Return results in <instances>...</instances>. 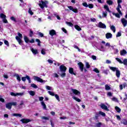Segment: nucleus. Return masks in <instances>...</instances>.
Wrapping results in <instances>:
<instances>
[{"label": "nucleus", "instance_id": "nucleus-1", "mask_svg": "<svg viewBox=\"0 0 127 127\" xmlns=\"http://www.w3.org/2000/svg\"><path fill=\"white\" fill-rule=\"evenodd\" d=\"M47 4H48V2L47 1L41 0L39 1V6L41 7V8L43 9L44 7H48Z\"/></svg>", "mask_w": 127, "mask_h": 127}, {"label": "nucleus", "instance_id": "nucleus-2", "mask_svg": "<svg viewBox=\"0 0 127 127\" xmlns=\"http://www.w3.org/2000/svg\"><path fill=\"white\" fill-rule=\"evenodd\" d=\"M22 38V34H20V33H18V36L15 37L16 40L18 42L20 45H22V41L21 39Z\"/></svg>", "mask_w": 127, "mask_h": 127}, {"label": "nucleus", "instance_id": "nucleus-3", "mask_svg": "<svg viewBox=\"0 0 127 127\" xmlns=\"http://www.w3.org/2000/svg\"><path fill=\"white\" fill-rule=\"evenodd\" d=\"M107 47H108V48L111 47V44L109 43H107L105 44V47L101 46V47L99 49V50H100V51H102V52H105L107 49Z\"/></svg>", "mask_w": 127, "mask_h": 127}, {"label": "nucleus", "instance_id": "nucleus-4", "mask_svg": "<svg viewBox=\"0 0 127 127\" xmlns=\"http://www.w3.org/2000/svg\"><path fill=\"white\" fill-rule=\"evenodd\" d=\"M33 78L35 81H37V82H40V83H46V81L44 80L42 78H40V77L36 76H34Z\"/></svg>", "mask_w": 127, "mask_h": 127}, {"label": "nucleus", "instance_id": "nucleus-5", "mask_svg": "<svg viewBox=\"0 0 127 127\" xmlns=\"http://www.w3.org/2000/svg\"><path fill=\"white\" fill-rule=\"evenodd\" d=\"M10 95L11 96H13L14 97H18V96H20V97L23 96L24 95V92L21 93H14V92H10Z\"/></svg>", "mask_w": 127, "mask_h": 127}, {"label": "nucleus", "instance_id": "nucleus-6", "mask_svg": "<svg viewBox=\"0 0 127 127\" xmlns=\"http://www.w3.org/2000/svg\"><path fill=\"white\" fill-rule=\"evenodd\" d=\"M0 17L2 19V21L4 23H7V20H6V16L4 15V14L0 13Z\"/></svg>", "mask_w": 127, "mask_h": 127}, {"label": "nucleus", "instance_id": "nucleus-7", "mask_svg": "<svg viewBox=\"0 0 127 127\" xmlns=\"http://www.w3.org/2000/svg\"><path fill=\"white\" fill-rule=\"evenodd\" d=\"M20 122H21L22 124H28V123H30V122H32V119H22L20 120Z\"/></svg>", "mask_w": 127, "mask_h": 127}, {"label": "nucleus", "instance_id": "nucleus-8", "mask_svg": "<svg viewBox=\"0 0 127 127\" xmlns=\"http://www.w3.org/2000/svg\"><path fill=\"white\" fill-rule=\"evenodd\" d=\"M67 7L69 8V10H71V11H73L74 13H78V9L74 8L72 6H68Z\"/></svg>", "mask_w": 127, "mask_h": 127}, {"label": "nucleus", "instance_id": "nucleus-9", "mask_svg": "<svg viewBox=\"0 0 127 127\" xmlns=\"http://www.w3.org/2000/svg\"><path fill=\"white\" fill-rule=\"evenodd\" d=\"M26 79L30 84L31 83V80H30V77L28 75H26L25 77H22V81H23V82H25V81H26Z\"/></svg>", "mask_w": 127, "mask_h": 127}, {"label": "nucleus", "instance_id": "nucleus-10", "mask_svg": "<svg viewBox=\"0 0 127 127\" xmlns=\"http://www.w3.org/2000/svg\"><path fill=\"white\" fill-rule=\"evenodd\" d=\"M71 91L73 94H74V95H76L77 96H79V95L81 94V92H80V91H78L77 89L71 88Z\"/></svg>", "mask_w": 127, "mask_h": 127}, {"label": "nucleus", "instance_id": "nucleus-11", "mask_svg": "<svg viewBox=\"0 0 127 127\" xmlns=\"http://www.w3.org/2000/svg\"><path fill=\"white\" fill-rule=\"evenodd\" d=\"M121 22L124 26V27H126L127 25V20L125 18L121 19Z\"/></svg>", "mask_w": 127, "mask_h": 127}, {"label": "nucleus", "instance_id": "nucleus-12", "mask_svg": "<svg viewBox=\"0 0 127 127\" xmlns=\"http://www.w3.org/2000/svg\"><path fill=\"white\" fill-rule=\"evenodd\" d=\"M120 8H122V5H121V4H118V7L117 8V10L120 14V15H123V13L122 12V11H121V9Z\"/></svg>", "mask_w": 127, "mask_h": 127}, {"label": "nucleus", "instance_id": "nucleus-13", "mask_svg": "<svg viewBox=\"0 0 127 127\" xmlns=\"http://www.w3.org/2000/svg\"><path fill=\"white\" fill-rule=\"evenodd\" d=\"M98 27H100V28H104L106 29L107 28V26L105 24L102 23V22H100L98 23Z\"/></svg>", "mask_w": 127, "mask_h": 127}, {"label": "nucleus", "instance_id": "nucleus-14", "mask_svg": "<svg viewBox=\"0 0 127 127\" xmlns=\"http://www.w3.org/2000/svg\"><path fill=\"white\" fill-rule=\"evenodd\" d=\"M78 65L79 68H80V70L81 71V72H83V71L84 70V64H83V63L80 62L78 64Z\"/></svg>", "mask_w": 127, "mask_h": 127}, {"label": "nucleus", "instance_id": "nucleus-15", "mask_svg": "<svg viewBox=\"0 0 127 127\" xmlns=\"http://www.w3.org/2000/svg\"><path fill=\"white\" fill-rule=\"evenodd\" d=\"M60 69L61 72H65L66 70H67V67L63 65H62L60 66Z\"/></svg>", "mask_w": 127, "mask_h": 127}, {"label": "nucleus", "instance_id": "nucleus-16", "mask_svg": "<svg viewBox=\"0 0 127 127\" xmlns=\"http://www.w3.org/2000/svg\"><path fill=\"white\" fill-rule=\"evenodd\" d=\"M100 107L101 109H103V110H105V111H109V109H108V106H106L104 104H101L100 105Z\"/></svg>", "mask_w": 127, "mask_h": 127}, {"label": "nucleus", "instance_id": "nucleus-17", "mask_svg": "<svg viewBox=\"0 0 127 127\" xmlns=\"http://www.w3.org/2000/svg\"><path fill=\"white\" fill-rule=\"evenodd\" d=\"M49 34L50 35H51V36H53L54 35H56V31L55 30H51L49 31Z\"/></svg>", "mask_w": 127, "mask_h": 127}, {"label": "nucleus", "instance_id": "nucleus-18", "mask_svg": "<svg viewBox=\"0 0 127 127\" xmlns=\"http://www.w3.org/2000/svg\"><path fill=\"white\" fill-rule=\"evenodd\" d=\"M105 36L107 39H110L113 37V35L110 33H107L106 34Z\"/></svg>", "mask_w": 127, "mask_h": 127}, {"label": "nucleus", "instance_id": "nucleus-19", "mask_svg": "<svg viewBox=\"0 0 127 127\" xmlns=\"http://www.w3.org/2000/svg\"><path fill=\"white\" fill-rule=\"evenodd\" d=\"M30 50L31 51H32L33 54H34V55H36V54H38V51H37V50L34 49L32 48H31Z\"/></svg>", "mask_w": 127, "mask_h": 127}, {"label": "nucleus", "instance_id": "nucleus-20", "mask_svg": "<svg viewBox=\"0 0 127 127\" xmlns=\"http://www.w3.org/2000/svg\"><path fill=\"white\" fill-rule=\"evenodd\" d=\"M127 52L126 50H123L120 51V55L121 56H125V55H126Z\"/></svg>", "mask_w": 127, "mask_h": 127}, {"label": "nucleus", "instance_id": "nucleus-21", "mask_svg": "<svg viewBox=\"0 0 127 127\" xmlns=\"http://www.w3.org/2000/svg\"><path fill=\"white\" fill-rule=\"evenodd\" d=\"M28 93L29 94L30 96H32V97L35 96V92L34 91H28Z\"/></svg>", "mask_w": 127, "mask_h": 127}, {"label": "nucleus", "instance_id": "nucleus-22", "mask_svg": "<svg viewBox=\"0 0 127 127\" xmlns=\"http://www.w3.org/2000/svg\"><path fill=\"white\" fill-rule=\"evenodd\" d=\"M6 109H8V110H11L12 106H11V103H8L6 104Z\"/></svg>", "mask_w": 127, "mask_h": 127}, {"label": "nucleus", "instance_id": "nucleus-23", "mask_svg": "<svg viewBox=\"0 0 127 127\" xmlns=\"http://www.w3.org/2000/svg\"><path fill=\"white\" fill-rule=\"evenodd\" d=\"M12 117H17L19 118H21L22 117V115L18 113H13L12 114Z\"/></svg>", "mask_w": 127, "mask_h": 127}, {"label": "nucleus", "instance_id": "nucleus-24", "mask_svg": "<svg viewBox=\"0 0 127 127\" xmlns=\"http://www.w3.org/2000/svg\"><path fill=\"white\" fill-rule=\"evenodd\" d=\"M109 68H110V70H112V71H113V72H116V71H117V70L119 69H118V68H117L116 67H113V66H109Z\"/></svg>", "mask_w": 127, "mask_h": 127}, {"label": "nucleus", "instance_id": "nucleus-25", "mask_svg": "<svg viewBox=\"0 0 127 127\" xmlns=\"http://www.w3.org/2000/svg\"><path fill=\"white\" fill-rule=\"evenodd\" d=\"M41 106H42L43 109H44V110H47L46 105L43 101L41 102Z\"/></svg>", "mask_w": 127, "mask_h": 127}, {"label": "nucleus", "instance_id": "nucleus-26", "mask_svg": "<svg viewBox=\"0 0 127 127\" xmlns=\"http://www.w3.org/2000/svg\"><path fill=\"white\" fill-rule=\"evenodd\" d=\"M116 60H117V61H118V62H119V63H120V64H124V60L123 61H122V60H121V59L116 58Z\"/></svg>", "mask_w": 127, "mask_h": 127}, {"label": "nucleus", "instance_id": "nucleus-27", "mask_svg": "<svg viewBox=\"0 0 127 127\" xmlns=\"http://www.w3.org/2000/svg\"><path fill=\"white\" fill-rule=\"evenodd\" d=\"M105 9H106V11H108V12H111V10H110V8H109V6L105 5L104 6Z\"/></svg>", "mask_w": 127, "mask_h": 127}, {"label": "nucleus", "instance_id": "nucleus-28", "mask_svg": "<svg viewBox=\"0 0 127 127\" xmlns=\"http://www.w3.org/2000/svg\"><path fill=\"white\" fill-rule=\"evenodd\" d=\"M105 90H106V91H110V90H111V86H110L108 84L105 85Z\"/></svg>", "mask_w": 127, "mask_h": 127}, {"label": "nucleus", "instance_id": "nucleus-29", "mask_svg": "<svg viewBox=\"0 0 127 127\" xmlns=\"http://www.w3.org/2000/svg\"><path fill=\"white\" fill-rule=\"evenodd\" d=\"M24 40L26 43H28L29 42V39H28V38L26 37V36H24Z\"/></svg>", "mask_w": 127, "mask_h": 127}, {"label": "nucleus", "instance_id": "nucleus-30", "mask_svg": "<svg viewBox=\"0 0 127 127\" xmlns=\"http://www.w3.org/2000/svg\"><path fill=\"white\" fill-rule=\"evenodd\" d=\"M72 99H73V100H75V101H76V102H78V103H80V102H81V100L75 96H72Z\"/></svg>", "mask_w": 127, "mask_h": 127}, {"label": "nucleus", "instance_id": "nucleus-31", "mask_svg": "<svg viewBox=\"0 0 127 127\" xmlns=\"http://www.w3.org/2000/svg\"><path fill=\"white\" fill-rule=\"evenodd\" d=\"M116 76L118 78H120V76H121V71H120L119 69L116 71Z\"/></svg>", "mask_w": 127, "mask_h": 127}, {"label": "nucleus", "instance_id": "nucleus-32", "mask_svg": "<svg viewBox=\"0 0 127 127\" xmlns=\"http://www.w3.org/2000/svg\"><path fill=\"white\" fill-rule=\"evenodd\" d=\"M75 29H76V30H78V31H81V30H82V29H81V28L80 27V26H79L77 25H76L74 26Z\"/></svg>", "mask_w": 127, "mask_h": 127}, {"label": "nucleus", "instance_id": "nucleus-33", "mask_svg": "<svg viewBox=\"0 0 127 127\" xmlns=\"http://www.w3.org/2000/svg\"><path fill=\"white\" fill-rule=\"evenodd\" d=\"M46 50H45V49H42L41 50V53L43 55H45V54H46Z\"/></svg>", "mask_w": 127, "mask_h": 127}, {"label": "nucleus", "instance_id": "nucleus-34", "mask_svg": "<svg viewBox=\"0 0 127 127\" xmlns=\"http://www.w3.org/2000/svg\"><path fill=\"white\" fill-rule=\"evenodd\" d=\"M46 89L47 90H51V91L53 90V88H52V87L49 86L48 85L46 86Z\"/></svg>", "mask_w": 127, "mask_h": 127}, {"label": "nucleus", "instance_id": "nucleus-35", "mask_svg": "<svg viewBox=\"0 0 127 127\" xmlns=\"http://www.w3.org/2000/svg\"><path fill=\"white\" fill-rule=\"evenodd\" d=\"M113 15H115L116 17H117L118 18H120L121 17V16H120V14L118 13H113Z\"/></svg>", "mask_w": 127, "mask_h": 127}, {"label": "nucleus", "instance_id": "nucleus-36", "mask_svg": "<svg viewBox=\"0 0 127 127\" xmlns=\"http://www.w3.org/2000/svg\"><path fill=\"white\" fill-rule=\"evenodd\" d=\"M111 29L113 31V32L115 33L116 32V27H115V26L112 25L110 27Z\"/></svg>", "mask_w": 127, "mask_h": 127}, {"label": "nucleus", "instance_id": "nucleus-37", "mask_svg": "<svg viewBox=\"0 0 127 127\" xmlns=\"http://www.w3.org/2000/svg\"><path fill=\"white\" fill-rule=\"evenodd\" d=\"M15 76H16V78L17 81H18L19 82H20V81H21V79H20V76H19V75L16 74Z\"/></svg>", "mask_w": 127, "mask_h": 127}, {"label": "nucleus", "instance_id": "nucleus-38", "mask_svg": "<svg viewBox=\"0 0 127 127\" xmlns=\"http://www.w3.org/2000/svg\"><path fill=\"white\" fill-rule=\"evenodd\" d=\"M111 100L113 101V102H116V103H119V100H118V98L116 97H113L111 98Z\"/></svg>", "mask_w": 127, "mask_h": 127}, {"label": "nucleus", "instance_id": "nucleus-39", "mask_svg": "<svg viewBox=\"0 0 127 127\" xmlns=\"http://www.w3.org/2000/svg\"><path fill=\"white\" fill-rule=\"evenodd\" d=\"M85 66L87 69H89V68L91 67V65H90V64H89V63L88 62L85 63Z\"/></svg>", "mask_w": 127, "mask_h": 127}, {"label": "nucleus", "instance_id": "nucleus-40", "mask_svg": "<svg viewBox=\"0 0 127 127\" xmlns=\"http://www.w3.org/2000/svg\"><path fill=\"white\" fill-rule=\"evenodd\" d=\"M54 96L56 99L57 100V101H58V102H60V98L59 97V96L58 95V94H55Z\"/></svg>", "mask_w": 127, "mask_h": 127}, {"label": "nucleus", "instance_id": "nucleus-41", "mask_svg": "<svg viewBox=\"0 0 127 127\" xmlns=\"http://www.w3.org/2000/svg\"><path fill=\"white\" fill-rule=\"evenodd\" d=\"M69 73H70V74H74V70L73 69V68L72 67L69 68Z\"/></svg>", "mask_w": 127, "mask_h": 127}, {"label": "nucleus", "instance_id": "nucleus-42", "mask_svg": "<svg viewBox=\"0 0 127 127\" xmlns=\"http://www.w3.org/2000/svg\"><path fill=\"white\" fill-rule=\"evenodd\" d=\"M107 3H108V4H109V5H112L113 2V1H112L111 0H107Z\"/></svg>", "mask_w": 127, "mask_h": 127}, {"label": "nucleus", "instance_id": "nucleus-43", "mask_svg": "<svg viewBox=\"0 0 127 127\" xmlns=\"http://www.w3.org/2000/svg\"><path fill=\"white\" fill-rule=\"evenodd\" d=\"M122 124L125 125V126H127V121L125 119H123L122 121Z\"/></svg>", "mask_w": 127, "mask_h": 127}, {"label": "nucleus", "instance_id": "nucleus-44", "mask_svg": "<svg viewBox=\"0 0 127 127\" xmlns=\"http://www.w3.org/2000/svg\"><path fill=\"white\" fill-rule=\"evenodd\" d=\"M99 114L101 115V116H102V117H105L106 116V114L102 111H99Z\"/></svg>", "mask_w": 127, "mask_h": 127}, {"label": "nucleus", "instance_id": "nucleus-45", "mask_svg": "<svg viewBox=\"0 0 127 127\" xmlns=\"http://www.w3.org/2000/svg\"><path fill=\"white\" fill-rule=\"evenodd\" d=\"M31 87H32L34 89H37V88H38L37 85H36V84H31Z\"/></svg>", "mask_w": 127, "mask_h": 127}, {"label": "nucleus", "instance_id": "nucleus-46", "mask_svg": "<svg viewBox=\"0 0 127 127\" xmlns=\"http://www.w3.org/2000/svg\"><path fill=\"white\" fill-rule=\"evenodd\" d=\"M115 109L116 110L118 113H121V110L120 109V108H119V107L118 106L115 107Z\"/></svg>", "mask_w": 127, "mask_h": 127}, {"label": "nucleus", "instance_id": "nucleus-47", "mask_svg": "<svg viewBox=\"0 0 127 127\" xmlns=\"http://www.w3.org/2000/svg\"><path fill=\"white\" fill-rule=\"evenodd\" d=\"M28 13H29V14H30V15H33V12H32V10H31V8H29Z\"/></svg>", "mask_w": 127, "mask_h": 127}, {"label": "nucleus", "instance_id": "nucleus-48", "mask_svg": "<svg viewBox=\"0 0 127 127\" xmlns=\"http://www.w3.org/2000/svg\"><path fill=\"white\" fill-rule=\"evenodd\" d=\"M42 120H45V121H49V118L48 117H46L45 116H43L41 117Z\"/></svg>", "mask_w": 127, "mask_h": 127}, {"label": "nucleus", "instance_id": "nucleus-49", "mask_svg": "<svg viewBox=\"0 0 127 127\" xmlns=\"http://www.w3.org/2000/svg\"><path fill=\"white\" fill-rule=\"evenodd\" d=\"M11 20H12V21H14V22H16V18L15 17L12 16L10 17Z\"/></svg>", "mask_w": 127, "mask_h": 127}, {"label": "nucleus", "instance_id": "nucleus-50", "mask_svg": "<svg viewBox=\"0 0 127 127\" xmlns=\"http://www.w3.org/2000/svg\"><path fill=\"white\" fill-rule=\"evenodd\" d=\"M4 43L5 45H6V46H9V43H8V41H7V40H4Z\"/></svg>", "mask_w": 127, "mask_h": 127}, {"label": "nucleus", "instance_id": "nucleus-51", "mask_svg": "<svg viewBox=\"0 0 127 127\" xmlns=\"http://www.w3.org/2000/svg\"><path fill=\"white\" fill-rule=\"evenodd\" d=\"M48 93L51 96H55V94H54V92H51L50 91H48Z\"/></svg>", "mask_w": 127, "mask_h": 127}, {"label": "nucleus", "instance_id": "nucleus-52", "mask_svg": "<svg viewBox=\"0 0 127 127\" xmlns=\"http://www.w3.org/2000/svg\"><path fill=\"white\" fill-rule=\"evenodd\" d=\"M107 11H103V17H107Z\"/></svg>", "mask_w": 127, "mask_h": 127}, {"label": "nucleus", "instance_id": "nucleus-53", "mask_svg": "<svg viewBox=\"0 0 127 127\" xmlns=\"http://www.w3.org/2000/svg\"><path fill=\"white\" fill-rule=\"evenodd\" d=\"M82 5H83V6H84L85 7H88V3H87V2L82 3Z\"/></svg>", "mask_w": 127, "mask_h": 127}, {"label": "nucleus", "instance_id": "nucleus-54", "mask_svg": "<svg viewBox=\"0 0 127 127\" xmlns=\"http://www.w3.org/2000/svg\"><path fill=\"white\" fill-rule=\"evenodd\" d=\"M66 23L68 26H73V24L70 22H66Z\"/></svg>", "mask_w": 127, "mask_h": 127}, {"label": "nucleus", "instance_id": "nucleus-55", "mask_svg": "<svg viewBox=\"0 0 127 127\" xmlns=\"http://www.w3.org/2000/svg\"><path fill=\"white\" fill-rule=\"evenodd\" d=\"M124 65L127 66V59H125L124 60Z\"/></svg>", "mask_w": 127, "mask_h": 127}, {"label": "nucleus", "instance_id": "nucleus-56", "mask_svg": "<svg viewBox=\"0 0 127 127\" xmlns=\"http://www.w3.org/2000/svg\"><path fill=\"white\" fill-rule=\"evenodd\" d=\"M120 36H122V33H121V32H118L116 35V37H120Z\"/></svg>", "mask_w": 127, "mask_h": 127}, {"label": "nucleus", "instance_id": "nucleus-57", "mask_svg": "<svg viewBox=\"0 0 127 127\" xmlns=\"http://www.w3.org/2000/svg\"><path fill=\"white\" fill-rule=\"evenodd\" d=\"M11 103V105L12 106H16L17 105V103L16 102H10Z\"/></svg>", "mask_w": 127, "mask_h": 127}, {"label": "nucleus", "instance_id": "nucleus-58", "mask_svg": "<svg viewBox=\"0 0 127 127\" xmlns=\"http://www.w3.org/2000/svg\"><path fill=\"white\" fill-rule=\"evenodd\" d=\"M88 7H89V8H93V7H94V5H93L92 3H90L88 4Z\"/></svg>", "mask_w": 127, "mask_h": 127}, {"label": "nucleus", "instance_id": "nucleus-59", "mask_svg": "<svg viewBox=\"0 0 127 127\" xmlns=\"http://www.w3.org/2000/svg\"><path fill=\"white\" fill-rule=\"evenodd\" d=\"M107 96L108 97H112V96H113V93H112L111 92H108L107 93Z\"/></svg>", "mask_w": 127, "mask_h": 127}, {"label": "nucleus", "instance_id": "nucleus-60", "mask_svg": "<svg viewBox=\"0 0 127 127\" xmlns=\"http://www.w3.org/2000/svg\"><path fill=\"white\" fill-rule=\"evenodd\" d=\"M93 71L94 72H95L96 73H100V71H99V69H98V68H95L94 69H93Z\"/></svg>", "mask_w": 127, "mask_h": 127}, {"label": "nucleus", "instance_id": "nucleus-61", "mask_svg": "<svg viewBox=\"0 0 127 127\" xmlns=\"http://www.w3.org/2000/svg\"><path fill=\"white\" fill-rule=\"evenodd\" d=\"M36 42H38V45L39 46H40V40L39 39H36Z\"/></svg>", "mask_w": 127, "mask_h": 127}, {"label": "nucleus", "instance_id": "nucleus-62", "mask_svg": "<svg viewBox=\"0 0 127 127\" xmlns=\"http://www.w3.org/2000/svg\"><path fill=\"white\" fill-rule=\"evenodd\" d=\"M119 53V50L118 49H114V54H118Z\"/></svg>", "mask_w": 127, "mask_h": 127}, {"label": "nucleus", "instance_id": "nucleus-63", "mask_svg": "<svg viewBox=\"0 0 127 127\" xmlns=\"http://www.w3.org/2000/svg\"><path fill=\"white\" fill-rule=\"evenodd\" d=\"M30 37H32L33 35V31H31V30H30Z\"/></svg>", "mask_w": 127, "mask_h": 127}, {"label": "nucleus", "instance_id": "nucleus-64", "mask_svg": "<svg viewBox=\"0 0 127 127\" xmlns=\"http://www.w3.org/2000/svg\"><path fill=\"white\" fill-rule=\"evenodd\" d=\"M102 126V123H98L96 124L97 127H100Z\"/></svg>", "mask_w": 127, "mask_h": 127}]
</instances>
